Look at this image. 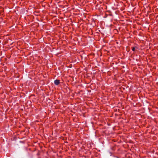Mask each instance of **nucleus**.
Segmentation results:
<instances>
[{
    "label": "nucleus",
    "mask_w": 158,
    "mask_h": 158,
    "mask_svg": "<svg viewBox=\"0 0 158 158\" xmlns=\"http://www.w3.org/2000/svg\"><path fill=\"white\" fill-rule=\"evenodd\" d=\"M60 81L58 80H56L54 81V83L56 85H58L60 83Z\"/></svg>",
    "instance_id": "obj_1"
},
{
    "label": "nucleus",
    "mask_w": 158,
    "mask_h": 158,
    "mask_svg": "<svg viewBox=\"0 0 158 158\" xmlns=\"http://www.w3.org/2000/svg\"><path fill=\"white\" fill-rule=\"evenodd\" d=\"M135 47H133L132 48V50L133 51H135Z\"/></svg>",
    "instance_id": "obj_2"
}]
</instances>
